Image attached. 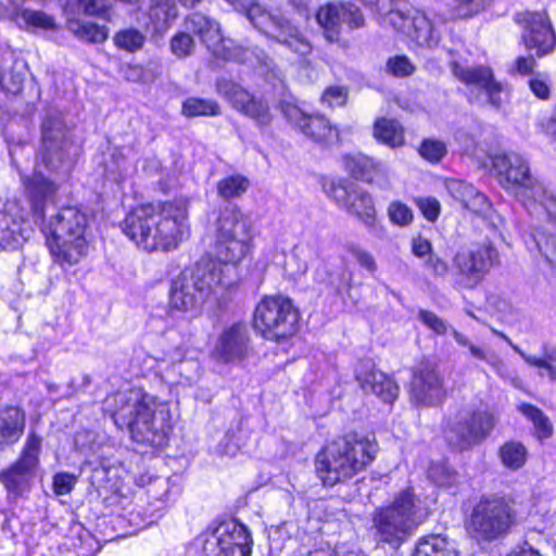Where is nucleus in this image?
<instances>
[{"instance_id":"obj_1","label":"nucleus","mask_w":556,"mask_h":556,"mask_svg":"<svg viewBox=\"0 0 556 556\" xmlns=\"http://www.w3.org/2000/svg\"><path fill=\"white\" fill-rule=\"evenodd\" d=\"M254 232L251 219L238 207L225 208L216 223L213 258H201L173 280L170 305L184 312L217 301L239 280L238 265L250 253Z\"/></svg>"},{"instance_id":"obj_2","label":"nucleus","mask_w":556,"mask_h":556,"mask_svg":"<svg viewBox=\"0 0 556 556\" xmlns=\"http://www.w3.org/2000/svg\"><path fill=\"white\" fill-rule=\"evenodd\" d=\"M33 198V211L36 223L42 225V231L47 239V245L54 260L60 266H73L87 256L89 241L87 239V216L75 206L61 208L46 224L41 200L50 194H34L27 190ZM56 190L53 192V194ZM52 195V193H51Z\"/></svg>"},{"instance_id":"obj_3","label":"nucleus","mask_w":556,"mask_h":556,"mask_svg":"<svg viewBox=\"0 0 556 556\" xmlns=\"http://www.w3.org/2000/svg\"><path fill=\"white\" fill-rule=\"evenodd\" d=\"M500 185L516 193L530 214L545 216L556 230V198L531 174L528 161L519 153L503 152L491 156Z\"/></svg>"},{"instance_id":"obj_4","label":"nucleus","mask_w":556,"mask_h":556,"mask_svg":"<svg viewBox=\"0 0 556 556\" xmlns=\"http://www.w3.org/2000/svg\"><path fill=\"white\" fill-rule=\"evenodd\" d=\"M377 451L374 435L353 433L338 438L316 455V472L324 485L332 486L362 471L375 459Z\"/></svg>"},{"instance_id":"obj_5","label":"nucleus","mask_w":556,"mask_h":556,"mask_svg":"<svg viewBox=\"0 0 556 556\" xmlns=\"http://www.w3.org/2000/svg\"><path fill=\"white\" fill-rule=\"evenodd\" d=\"M188 201L141 205V248L169 251L189 236Z\"/></svg>"},{"instance_id":"obj_6","label":"nucleus","mask_w":556,"mask_h":556,"mask_svg":"<svg viewBox=\"0 0 556 556\" xmlns=\"http://www.w3.org/2000/svg\"><path fill=\"white\" fill-rule=\"evenodd\" d=\"M68 128L60 111H47L41 123V149L31 177L23 178L26 190L34 194H51L58 187L43 170L58 173L65 164Z\"/></svg>"},{"instance_id":"obj_7","label":"nucleus","mask_w":556,"mask_h":556,"mask_svg":"<svg viewBox=\"0 0 556 556\" xmlns=\"http://www.w3.org/2000/svg\"><path fill=\"white\" fill-rule=\"evenodd\" d=\"M428 508L412 488L400 492L388 506L372 516L374 536L379 543L399 547L425 520Z\"/></svg>"},{"instance_id":"obj_8","label":"nucleus","mask_w":556,"mask_h":556,"mask_svg":"<svg viewBox=\"0 0 556 556\" xmlns=\"http://www.w3.org/2000/svg\"><path fill=\"white\" fill-rule=\"evenodd\" d=\"M185 27L188 31L198 36L217 59L248 63L260 75L267 76L274 72L273 61L263 50L243 49L237 46L232 39L225 38L222 34L220 24L212 17L201 12H193L186 17Z\"/></svg>"},{"instance_id":"obj_9","label":"nucleus","mask_w":556,"mask_h":556,"mask_svg":"<svg viewBox=\"0 0 556 556\" xmlns=\"http://www.w3.org/2000/svg\"><path fill=\"white\" fill-rule=\"evenodd\" d=\"M516 525L511 503L501 496H482L473 506L466 527L479 543H491L505 538Z\"/></svg>"},{"instance_id":"obj_10","label":"nucleus","mask_w":556,"mask_h":556,"mask_svg":"<svg viewBox=\"0 0 556 556\" xmlns=\"http://www.w3.org/2000/svg\"><path fill=\"white\" fill-rule=\"evenodd\" d=\"M299 313L291 300L282 295L264 296L255 306L254 329L265 339L278 341L298 330Z\"/></svg>"},{"instance_id":"obj_11","label":"nucleus","mask_w":556,"mask_h":556,"mask_svg":"<svg viewBox=\"0 0 556 556\" xmlns=\"http://www.w3.org/2000/svg\"><path fill=\"white\" fill-rule=\"evenodd\" d=\"M241 11L260 33L287 46L302 56L311 53L309 41L285 18L280 10L267 9L260 2L250 0Z\"/></svg>"},{"instance_id":"obj_12","label":"nucleus","mask_w":556,"mask_h":556,"mask_svg":"<svg viewBox=\"0 0 556 556\" xmlns=\"http://www.w3.org/2000/svg\"><path fill=\"white\" fill-rule=\"evenodd\" d=\"M195 545L204 556H251L253 540L244 525L228 520L199 534Z\"/></svg>"},{"instance_id":"obj_13","label":"nucleus","mask_w":556,"mask_h":556,"mask_svg":"<svg viewBox=\"0 0 556 556\" xmlns=\"http://www.w3.org/2000/svg\"><path fill=\"white\" fill-rule=\"evenodd\" d=\"M326 192L341 208L358 218L375 236L379 238L386 236L384 227L377 220L372 197L367 191L348 180L339 179L331 181Z\"/></svg>"},{"instance_id":"obj_14","label":"nucleus","mask_w":556,"mask_h":556,"mask_svg":"<svg viewBox=\"0 0 556 556\" xmlns=\"http://www.w3.org/2000/svg\"><path fill=\"white\" fill-rule=\"evenodd\" d=\"M41 439L29 433L20 457L0 473V481L10 494L23 495L30 489L36 468L39 465Z\"/></svg>"},{"instance_id":"obj_15","label":"nucleus","mask_w":556,"mask_h":556,"mask_svg":"<svg viewBox=\"0 0 556 556\" xmlns=\"http://www.w3.org/2000/svg\"><path fill=\"white\" fill-rule=\"evenodd\" d=\"M388 20L396 30L405 34L420 47L432 48L439 43L440 25L443 23L440 16H430L420 11L406 15L400 10H393L389 13Z\"/></svg>"},{"instance_id":"obj_16","label":"nucleus","mask_w":556,"mask_h":556,"mask_svg":"<svg viewBox=\"0 0 556 556\" xmlns=\"http://www.w3.org/2000/svg\"><path fill=\"white\" fill-rule=\"evenodd\" d=\"M494 417L488 412H463L445 432L451 445L459 450L482 442L494 428Z\"/></svg>"},{"instance_id":"obj_17","label":"nucleus","mask_w":556,"mask_h":556,"mask_svg":"<svg viewBox=\"0 0 556 556\" xmlns=\"http://www.w3.org/2000/svg\"><path fill=\"white\" fill-rule=\"evenodd\" d=\"M497 251L489 243L459 249L453 265L462 276L464 285L476 287L497 262Z\"/></svg>"},{"instance_id":"obj_18","label":"nucleus","mask_w":556,"mask_h":556,"mask_svg":"<svg viewBox=\"0 0 556 556\" xmlns=\"http://www.w3.org/2000/svg\"><path fill=\"white\" fill-rule=\"evenodd\" d=\"M316 21L329 42L340 40L342 31L364 25L361 10L353 3L330 2L321 5L316 13Z\"/></svg>"},{"instance_id":"obj_19","label":"nucleus","mask_w":556,"mask_h":556,"mask_svg":"<svg viewBox=\"0 0 556 556\" xmlns=\"http://www.w3.org/2000/svg\"><path fill=\"white\" fill-rule=\"evenodd\" d=\"M515 22L523 28L521 39L529 50H536L539 56L551 53L556 47V36L545 11L519 12Z\"/></svg>"},{"instance_id":"obj_20","label":"nucleus","mask_w":556,"mask_h":556,"mask_svg":"<svg viewBox=\"0 0 556 556\" xmlns=\"http://www.w3.org/2000/svg\"><path fill=\"white\" fill-rule=\"evenodd\" d=\"M141 489L146 497L141 522L146 521L147 526L157 522L179 494V486L170 478L160 476L147 479L141 476Z\"/></svg>"},{"instance_id":"obj_21","label":"nucleus","mask_w":556,"mask_h":556,"mask_svg":"<svg viewBox=\"0 0 556 556\" xmlns=\"http://www.w3.org/2000/svg\"><path fill=\"white\" fill-rule=\"evenodd\" d=\"M149 400L147 394L141 393V424L144 426L141 429V445L147 444L159 451L168 443L172 416L166 403L153 402V407H150Z\"/></svg>"},{"instance_id":"obj_22","label":"nucleus","mask_w":556,"mask_h":556,"mask_svg":"<svg viewBox=\"0 0 556 556\" xmlns=\"http://www.w3.org/2000/svg\"><path fill=\"white\" fill-rule=\"evenodd\" d=\"M249 351L248 326L243 323H235L219 332L213 344L211 355L216 362L230 364L244 359Z\"/></svg>"},{"instance_id":"obj_23","label":"nucleus","mask_w":556,"mask_h":556,"mask_svg":"<svg viewBox=\"0 0 556 556\" xmlns=\"http://www.w3.org/2000/svg\"><path fill=\"white\" fill-rule=\"evenodd\" d=\"M410 395L420 405L432 406L442 402L445 391L434 362L425 359L416 366L410 383Z\"/></svg>"},{"instance_id":"obj_24","label":"nucleus","mask_w":556,"mask_h":556,"mask_svg":"<svg viewBox=\"0 0 556 556\" xmlns=\"http://www.w3.org/2000/svg\"><path fill=\"white\" fill-rule=\"evenodd\" d=\"M217 92L223 96L238 112L253 119L261 126L271 122L268 104L249 91L229 80L217 83Z\"/></svg>"},{"instance_id":"obj_25","label":"nucleus","mask_w":556,"mask_h":556,"mask_svg":"<svg viewBox=\"0 0 556 556\" xmlns=\"http://www.w3.org/2000/svg\"><path fill=\"white\" fill-rule=\"evenodd\" d=\"M282 113L308 138L316 142L333 143L339 140V131L320 114L307 115L298 105L283 103Z\"/></svg>"},{"instance_id":"obj_26","label":"nucleus","mask_w":556,"mask_h":556,"mask_svg":"<svg viewBox=\"0 0 556 556\" xmlns=\"http://www.w3.org/2000/svg\"><path fill=\"white\" fill-rule=\"evenodd\" d=\"M452 71L460 81L482 91L493 106L498 108L501 105L503 86L493 79V74L489 67H468L459 62H453Z\"/></svg>"},{"instance_id":"obj_27","label":"nucleus","mask_w":556,"mask_h":556,"mask_svg":"<svg viewBox=\"0 0 556 556\" xmlns=\"http://www.w3.org/2000/svg\"><path fill=\"white\" fill-rule=\"evenodd\" d=\"M355 376L365 392L376 394L386 403H392L399 395L397 384L382 371L376 370L369 363L358 367Z\"/></svg>"},{"instance_id":"obj_28","label":"nucleus","mask_w":556,"mask_h":556,"mask_svg":"<svg viewBox=\"0 0 556 556\" xmlns=\"http://www.w3.org/2000/svg\"><path fill=\"white\" fill-rule=\"evenodd\" d=\"M178 10L173 0H152L147 13L146 33L162 36L176 20Z\"/></svg>"},{"instance_id":"obj_29","label":"nucleus","mask_w":556,"mask_h":556,"mask_svg":"<svg viewBox=\"0 0 556 556\" xmlns=\"http://www.w3.org/2000/svg\"><path fill=\"white\" fill-rule=\"evenodd\" d=\"M446 189L453 199L476 214H482L490 207L488 198L468 182L450 179L446 181Z\"/></svg>"},{"instance_id":"obj_30","label":"nucleus","mask_w":556,"mask_h":556,"mask_svg":"<svg viewBox=\"0 0 556 556\" xmlns=\"http://www.w3.org/2000/svg\"><path fill=\"white\" fill-rule=\"evenodd\" d=\"M16 208V203L8 202L0 211V247L3 249H14L25 238L23 219L13 215Z\"/></svg>"},{"instance_id":"obj_31","label":"nucleus","mask_w":556,"mask_h":556,"mask_svg":"<svg viewBox=\"0 0 556 556\" xmlns=\"http://www.w3.org/2000/svg\"><path fill=\"white\" fill-rule=\"evenodd\" d=\"M342 164L354 178L372 182L377 177L387 174L384 163L364 154H348L342 157Z\"/></svg>"},{"instance_id":"obj_32","label":"nucleus","mask_w":556,"mask_h":556,"mask_svg":"<svg viewBox=\"0 0 556 556\" xmlns=\"http://www.w3.org/2000/svg\"><path fill=\"white\" fill-rule=\"evenodd\" d=\"M495 334L503 338L511 349L518 353L522 359L530 366L538 367L540 369H544L546 371L547 378L552 382H556V346L544 345L543 346V356L536 357L529 354H526L518 345L514 344L511 340L505 336L503 332L493 330Z\"/></svg>"},{"instance_id":"obj_33","label":"nucleus","mask_w":556,"mask_h":556,"mask_svg":"<svg viewBox=\"0 0 556 556\" xmlns=\"http://www.w3.org/2000/svg\"><path fill=\"white\" fill-rule=\"evenodd\" d=\"M25 427V415L17 407H7L0 412V444L16 442Z\"/></svg>"},{"instance_id":"obj_34","label":"nucleus","mask_w":556,"mask_h":556,"mask_svg":"<svg viewBox=\"0 0 556 556\" xmlns=\"http://www.w3.org/2000/svg\"><path fill=\"white\" fill-rule=\"evenodd\" d=\"M413 556H458L454 545L442 535L419 539Z\"/></svg>"},{"instance_id":"obj_35","label":"nucleus","mask_w":556,"mask_h":556,"mask_svg":"<svg viewBox=\"0 0 556 556\" xmlns=\"http://www.w3.org/2000/svg\"><path fill=\"white\" fill-rule=\"evenodd\" d=\"M517 408L532 424L538 440L543 441L553 435V424L543 410L528 403H521Z\"/></svg>"},{"instance_id":"obj_36","label":"nucleus","mask_w":556,"mask_h":556,"mask_svg":"<svg viewBox=\"0 0 556 556\" xmlns=\"http://www.w3.org/2000/svg\"><path fill=\"white\" fill-rule=\"evenodd\" d=\"M375 138L391 147L396 148L404 144V129L395 119L379 118L374 126Z\"/></svg>"},{"instance_id":"obj_37","label":"nucleus","mask_w":556,"mask_h":556,"mask_svg":"<svg viewBox=\"0 0 556 556\" xmlns=\"http://www.w3.org/2000/svg\"><path fill=\"white\" fill-rule=\"evenodd\" d=\"M453 337L459 345L466 346L468 349L472 358L485 362L496 371L497 375L501 377L505 376L504 362L494 352H490L486 349L472 343L463 333L456 330H453Z\"/></svg>"},{"instance_id":"obj_38","label":"nucleus","mask_w":556,"mask_h":556,"mask_svg":"<svg viewBox=\"0 0 556 556\" xmlns=\"http://www.w3.org/2000/svg\"><path fill=\"white\" fill-rule=\"evenodd\" d=\"M498 457L505 468L518 470L528 459V450L521 442L508 441L500 447Z\"/></svg>"},{"instance_id":"obj_39","label":"nucleus","mask_w":556,"mask_h":556,"mask_svg":"<svg viewBox=\"0 0 556 556\" xmlns=\"http://www.w3.org/2000/svg\"><path fill=\"white\" fill-rule=\"evenodd\" d=\"M67 28L79 39L90 42H103L108 38L105 27L79 18L68 20Z\"/></svg>"},{"instance_id":"obj_40","label":"nucleus","mask_w":556,"mask_h":556,"mask_svg":"<svg viewBox=\"0 0 556 556\" xmlns=\"http://www.w3.org/2000/svg\"><path fill=\"white\" fill-rule=\"evenodd\" d=\"M249 186L247 177L239 174L230 175L218 181L217 192L220 198L229 200L242 195Z\"/></svg>"},{"instance_id":"obj_41","label":"nucleus","mask_w":556,"mask_h":556,"mask_svg":"<svg viewBox=\"0 0 556 556\" xmlns=\"http://www.w3.org/2000/svg\"><path fill=\"white\" fill-rule=\"evenodd\" d=\"M16 21L27 29H53L55 27L54 18L41 11L24 9L16 14Z\"/></svg>"},{"instance_id":"obj_42","label":"nucleus","mask_w":556,"mask_h":556,"mask_svg":"<svg viewBox=\"0 0 556 556\" xmlns=\"http://www.w3.org/2000/svg\"><path fill=\"white\" fill-rule=\"evenodd\" d=\"M182 113L188 117L215 116L219 114V105L212 100L189 98L182 103Z\"/></svg>"},{"instance_id":"obj_43","label":"nucleus","mask_w":556,"mask_h":556,"mask_svg":"<svg viewBox=\"0 0 556 556\" xmlns=\"http://www.w3.org/2000/svg\"><path fill=\"white\" fill-rule=\"evenodd\" d=\"M308 249L305 245H296L286 260V271L293 278L301 277L308 269Z\"/></svg>"},{"instance_id":"obj_44","label":"nucleus","mask_w":556,"mask_h":556,"mask_svg":"<svg viewBox=\"0 0 556 556\" xmlns=\"http://www.w3.org/2000/svg\"><path fill=\"white\" fill-rule=\"evenodd\" d=\"M532 241L556 271V239L553 236L545 237L543 233L536 232L532 235Z\"/></svg>"},{"instance_id":"obj_45","label":"nucleus","mask_w":556,"mask_h":556,"mask_svg":"<svg viewBox=\"0 0 556 556\" xmlns=\"http://www.w3.org/2000/svg\"><path fill=\"white\" fill-rule=\"evenodd\" d=\"M447 152L446 144L438 139H425L419 147V154L431 163L441 161Z\"/></svg>"},{"instance_id":"obj_46","label":"nucleus","mask_w":556,"mask_h":556,"mask_svg":"<svg viewBox=\"0 0 556 556\" xmlns=\"http://www.w3.org/2000/svg\"><path fill=\"white\" fill-rule=\"evenodd\" d=\"M169 46L170 51L175 56L184 59L194 51L195 42L190 34L179 31L173 36Z\"/></svg>"},{"instance_id":"obj_47","label":"nucleus","mask_w":556,"mask_h":556,"mask_svg":"<svg viewBox=\"0 0 556 556\" xmlns=\"http://www.w3.org/2000/svg\"><path fill=\"white\" fill-rule=\"evenodd\" d=\"M429 478L439 486L450 488L456 482V472L445 463L432 464L428 471Z\"/></svg>"},{"instance_id":"obj_48","label":"nucleus","mask_w":556,"mask_h":556,"mask_svg":"<svg viewBox=\"0 0 556 556\" xmlns=\"http://www.w3.org/2000/svg\"><path fill=\"white\" fill-rule=\"evenodd\" d=\"M390 220L397 226H407L413 222V211L400 201H393L388 207Z\"/></svg>"},{"instance_id":"obj_49","label":"nucleus","mask_w":556,"mask_h":556,"mask_svg":"<svg viewBox=\"0 0 556 556\" xmlns=\"http://www.w3.org/2000/svg\"><path fill=\"white\" fill-rule=\"evenodd\" d=\"M77 483V476L68 472H58L53 476V492L56 495H66Z\"/></svg>"},{"instance_id":"obj_50","label":"nucleus","mask_w":556,"mask_h":556,"mask_svg":"<svg viewBox=\"0 0 556 556\" xmlns=\"http://www.w3.org/2000/svg\"><path fill=\"white\" fill-rule=\"evenodd\" d=\"M346 99L348 90L342 86H330L321 96V102L330 108L345 104Z\"/></svg>"},{"instance_id":"obj_51","label":"nucleus","mask_w":556,"mask_h":556,"mask_svg":"<svg viewBox=\"0 0 556 556\" xmlns=\"http://www.w3.org/2000/svg\"><path fill=\"white\" fill-rule=\"evenodd\" d=\"M114 41L118 48L134 52L139 48V33L134 29L121 30L115 35Z\"/></svg>"},{"instance_id":"obj_52","label":"nucleus","mask_w":556,"mask_h":556,"mask_svg":"<svg viewBox=\"0 0 556 556\" xmlns=\"http://www.w3.org/2000/svg\"><path fill=\"white\" fill-rule=\"evenodd\" d=\"M388 71L397 77H404L413 74L415 66L406 56H394L388 61Z\"/></svg>"},{"instance_id":"obj_53","label":"nucleus","mask_w":556,"mask_h":556,"mask_svg":"<svg viewBox=\"0 0 556 556\" xmlns=\"http://www.w3.org/2000/svg\"><path fill=\"white\" fill-rule=\"evenodd\" d=\"M416 204L421 211L422 215L429 220L434 222L439 217L441 205L435 198H419Z\"/></svg>"},{"instance_id":"obj_54","label":"nucleus","mask_w":556,"mask_h":556,"mask_svg":"<svg viewBox=\"0 0 556 556\" xmlns=\"http://www.w3.org/2000/svg\"><path fill=\"white\" fill-rule=\"evenodd\" d=\"M23 83L21 74H12L7 67L0 68V85L9 92H18Z\"/></svg>"},{"instance_id":"obj_55","label":"nucleus","mask_w":556,"mask_h":556,"mask_svg":"<svg viewBox=\"0 0 556 556\" xmlns=\"http://www.w3.org/2000/svg\"><path fill=\"white\" fill-rule=\"evenodd\" d=\"M453 17L466 18L478 12L476 0H453Z\"/></svg>"},{"instance_id":"obj_56","label":"nucleus","mask_w":556,"mask_h":556,"mask_svg":"<svg viewBox=\"0 0 556 556\" xmlns=\"http://www.w3.org/2000/svg\"><path fill=\"white\" fill-rule=\"evenodd\" d=\"M529 86L531 91L542 100H546L551 93V87L548 79L545 75L538 74L533 78L530 79Z\"/></svg>"},{"instance_id":"obj_57","label":"nucleus","mask_w":556,"mask_h":556,"mask_svg":"<svg viewBox=\"0 0 556 556\" xmlns=\"http://www.w3.org/2000/svg\"><path fill=\"white\" fill-rule=\"evenodd\" d=\"M419 318L428 328L438 334H443L447 330L445 323L432 312L420 311Z\"/></svg>"},{"instance_id":"obj_58","label":"nucleus","mask_w":556,"mask_h":556,"mask_svg":"<svg viewBox=\"0 0 556 556\" xmlns=\"http://www.w3.org/2000/svg\"><path fill=\"white\" fill-rule=\"evenodd\" d=\"M426 266L437 276H444L448 271L447 262L434 254L428 256Z\"/></svg>"},{"instance_id":"obj_59","label":"nucleus","mask_w":556,"mask_h":556,"mask_svg":"<svg viewBox=\"0 0 556 556\" xmlns=\"http://www.w3.org/2000/svg\"><path fill=\"white\" fill-rule=\"evenodd\" d=\"M138 224L139 216L136 212H130L124 223H123V232L131 240L137 242V233H138Z\"/></svg>"},{"instance_id":"obj_60","label":"nucleus","mask_w":556,"mask_h":556,"mask_svg":"<svg viewBox=\"0 0 556 556\" xmlns=\"http://www.w3.org/2000/svg\"><path fill=\"white\" fill-rule=\"evenodd\" d=\"M109 0H80L84 11L88 15H99L103 13L109 4Z\"/></svg>"},{"instance_id":"obj_61","label":"nucleus","mask_w":556,"mask_h":556,"mask_svg":"<svg viewBox=\"0 0 556 556\" xmlns=\"http://www.w3.org/2000/svg\"><path fill=\"white\" fill-rule=\"evenodd\" d=\"M352 254L362 267L369 271L376 270V262L368 252L361 249H353Z\"/></svg>"},{"instance_id":"obj_62","label":"nucleus","mask_w":556,"mask_h":556,"mask_svg":"<svg viewBox=\"0 0 556 556\" xmlns=\"http://www.w3.org/2000/svg\"><path fill=\"white\" fill-rule=\"evenodd\" d=\"M431 243L429 240L418 237L413 240L412 250L415 256L425 257L431 254Z\"/></svg>"},{"instance_id":"obj_63","label":"nucleus","mask_w":556,"mask_h":556,"mask_svg":"<svg viewBox=\"0 0 556 556\" xmlns=\"http://www.w3.org/2000/svg\"><path fill=\"white\" fill-rule=\"evenodd\" d=\"M535 65L532 56H519L515 62L516 72L522 75L529 74Z\"/></svg>"},{"instance_id":"obj_64","label":"nucleus","mask_w":556,"mask_h":556,"mask_svg":"<svg viewBox=\"0 0 556 556\" xmlns=\"http://www.w3.org/2000/svg\"><path fill=\"white\" fill-rule=\"evenodd\" d=\"M544 131L556 140V106L552 114L542 122Z\"/></svg>"}]
</instances>
